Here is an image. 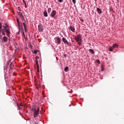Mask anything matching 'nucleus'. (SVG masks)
Wrapping results in <instances>:
<instances>
[{"mask_svg":"<svg viewBox=\"0 0 124 124\" xmlns=\"http://www.w3.org/2000/svg\"><path fill=\"white\" fill-rule=\"evenodd\" d=\"M3 31H5L7 36L10 35V28H9V27H5V26H3Z\"/></svg>","mask_w":124,"mask_h":124,"instance_id":"1","label":"nucleus"},{"mask_svg":"<svg viewBox=\"0 0 124 124\" xmlns=\"http://www.w3.org/2000/svg\"><path fill=\"white\" fill-rule=\"evenodd\" d=\"M75 39L77 42V41H82V36H81V35L78 34L75 36Z\"/></svg>","mask_w":124,"mask_h":124,"instance_id":"2","label":"nucleus"},{"mask_svg":"<svg viewBox=\"0 0 124 124\" xmlns=\"http://www.w3.org/2000/svg\"><path fill=\"white\" fill-rule=\"evenodd\" d=\"M39 114V108H38L37 110L35 111H34V113H33L34 118H36V117H37V116H38Z\"/></svg>","mask_w":124,"mask_h":124,"instance_id":"3","label":"nucleus"},{"mask_svg":"<svg viewBox=\"0 0 124 124\" xmlns=\"http://www.w3.org/2000/svg\"><path fill=\"white\" fill-rule=\"evenodd\" d=\"M56 14H57V11H56L55 10H53L50 14V16H51L52 18H54V17L56 16Z\"/></svg>","mask_w":124,"mask_h":124,"instance_id":"4","label":"nucleus"},{"mask_svg":"<svg viewBox=\"0 0 124 124\" xmlns=\"http://www.w3.org/2000/svg\"><path fill=\"white\" fill-rule=\"evenodd\" d=\"M38 27L39 31H43L44 30V28H43V26L42 25V24H39Z\"/></svg>","mask_w":124,"mask_h":124,"instance_id":"5","label":"nucleus"},{"mask_svg":"<svg viewBox=\"0 0 124 124\" xmlns=\"http://www.w3.org/2000/svg\"><path fill=\"white\" fill-rule=\"evenodd\" d=\"M1 40L3 41V42H7V40H8V38L7 37L4 36L2 38Z\"/></svg>","mask_w":124,"mask_h":124,"instance_id":"6","label":"nucleus"},{"mask_svg":"<svg viewBox=\"0 0 124 124\" xmlns=\"http://www.w3.org/2000/svg\"><path fill=\"white\" fill-rule=\"evenodd\" d=\"M62 40L65 44H67V45H68V41H67V40H66V38H65V37H62Z\"/></svg>","mask_w":124,"mask_h":124,"instance_id":"7","label":"nucleus"},{"mask_svg":"<svg viewBox=\"0 0 124 124\" xmlns=\"http://www.w3.org/2000/svg\"><path fill=\"white\" fill-rule=\"evenodd\" d=\"M23 25L25 29V32H27V27H28L27 25V22H23Z\"/></svg>","mask_w":124,"mask_h":124,"instance_id":"8","label":"nucleus"},{"mask_svg":"<svg viewBox=\"0 0 124 124\" xmlns=\"http://www.w3.org/2000/svg\"><path fill=\"white\" fill-rule=\"evenodd\" d=\"M69 30H70L73 32H75V28L74 27L70 26L68 27Z\"/></svg>","mask_w":124,"mask_h":124,"instance_id":"9","label":"nucleus"},{"mask_svg":"<svg viewBox=\"0 0 124 124\" xmlns=\"http://www.w3.org/2000/svg\"><path fill=\"white\" fill-rule=\"evenodd\" d=\"M18 15L20 16V17L21 18V20H25V18H24V16H23V14H22L21 12H18Z\"/></svg>","mask_w":124,"mask_h":124,"instance_id":"10","label":"nucleus"},{"mask_svg":"<svg viewBox=\"0 0 124 124\" xmlns=\"http://www.w3.org/2000/svg\"><path fill=\"white\" fill-rule=\"evenodd\" d=\"M56 40H57V43L58 44H61V42L62 41V39H61V38L59 37H56Z\"/></svg>","mask_w":124,"mask_h":124,"instance_id":"11","label":"nucleus"},{"mask_svg":"<svg viewBox=\"0 0 124 124\" xmlns=\"http://www.w3.org/2000/svg\"><path fill=\"white\" fill-rule=\"evenodd\" d=\"M96 11L98 12V14H101V13H102V11L99 8H97Z\"/></svg>","mask_w":124,"mask_h":124,"instance_id":"12","label":"nucleus"},{"mask_svg":"<svg viewBox=\"0 0 124 124\" xmlns=\"http://www.w3.org/2000/svg\"><path fill=\"white\" fill-rule=\"evenodd\" d=\"M44 17H48V13H47V11H44Z\"/></svg>","mask_w":124,"mask_h":124,"instance_id":"13","label":"nucleus"},{"mask_svg":"<svg viewBox=\"0 0 124 124\" xmlns=\"http://www.w3.org/2000/svg\"><path fill=\"white\" fill-rule=\"evenodd\" d=\"M17 21V25L18 26V27L20 28V27H21V28H23V26H22V25H20V22H19V19H16Z\"/></svg>","mask_w":124,"mask_h":124,"instance_id":"14","label":"nucleus"},{"mask_svg":"<svg viewBox=\"0 0 124 124\" xmlns=\"http://www.w3.org/2000/svg\"><path fill=\"white\" fill-rule=\"evenodd\" d=\"M89 51L90 52V53H91V54H94V51L93 49H89Z\"/></svg>","mask_w":124,"mask_h":124,"instance_id":"15","label":"nucleus"},{"mask_svg":"<svg viewBox=\"0 0 124 124\" xmlns=\"http://www.w3.org/2000/svg\"><path fill=\"white\" fill-rule=\"evenodd\" d=\"M119 46L117 44H114L113 45V48H118Z\"/></svg>","mask_w":124,"mask_h":124,"instance_id":"16","label":"nucleus"},{"mask_svg":"<svg viewBox=\"0 0 124 124\" xmlns=\"http://www.w3.org/2000/svg\"><path fill=\"white\" fill-rule=\"evenodd\" d=\"M64 70L65 72H67V71H68V67H65L64 69Z\"/></svg>","mask_w":124,"mask_h":124,"instance_id":"17","label":"nucleus"},{"mask_svg":"<svg viewBox=\"0 0 124 124\" xmlns=\"http://www.w3.org/2000/svg\"><path fill=\"white\" fill-rule=\"evenodd\" d=\"M51 10H52V9H51V8H48L47 12H48V14H50V13L51 12Z\"/></svg>","mask_w":124,"mask_h":124,"instance_id":"18","label":"nucleus"},{"mask_svg":"<svg viewBox=\"0 0 124 124\" xmlns=\"http://www.w3.org/2000/svg\"><path fill=\"white\" fill-rule=\"evenodd\" d=\"M36 108H31V111H32V112H35V111H36Z\"/></svg>","mask_w":124,"mask_h":124,"instance_id":"19","label":"nucleus"},{"mask_svg":"<svg viewBox=\"0 0 124 124\" xmlns=\"http://www.w3.org/2000/svg\"><path fill=\"white\" fill-rule=\"evenodd\" d=\"M5 31L3 30V29H2V33L3 34V35H5Z\"/></svg>","mask_w":124,"mask_h":124,"instance_id":"20","label":"nucleus"},{"mask_svg":"<svg viewBox=\"0 0 124 124\" xmlns=\"http://www.w3.org/2000/svg\"><path fill=\"white\" fill-rule=\"evenodd\" d=\"M109 51L110 52H113V47L112 46H110V48H109Z\"/></svg>","mask_w":124,"mask_h":124,"instance_id":"21","label":"nucleus"},{"mask_svg":"<svg viewBox=\"0 0 124 124\" xmlns=\"http://www.w3.org/2000/svg\"><path fill=\"white\" fill-rule=\"evenodd\" d=\"M35 63H36L37 66L38 67V61L35 60Z\"/></svg>","mask_w":124,"mask_h":124,"instance_id":"22","label":"nucleus"},{"mask_svg":"<svg viewBox=\"0 0 124 124\" xmlns=\"http://www.w3.org/2000/svg\"><path fill=\"white\" fill-rule=\"evenodd\" d=\"M5 28L9 27V26H8V24H7V23H5Z\"/></svg>","mask_w":124,"mask_h":124,"instance_id":"23","label":"nucleus"},{"mask_svg":"<svg viewBox=\"0 0 124 124\" xmlns=\"http://www.w3.org/2000/svg\"><path fill=\"white\" fill-rule=\"evenodd\" d=\"M72 2L74 4H75V3H76V0H72Z\"/></svg>","mask_w":124,"mask_h":124,"instance_id":"24","label":"nucleus"},{"mask_svg":"<svg viewBox=\"0 0 124 124\" xmlns=\"http://www.w3.org/2000/svg\"><path fill=\"white\" fill-rule=\"evenodd\" d=\"M77 42H78V44H79V45H81L82 44V43H81V41H77Z\"/></svg>","mask_w":124,"mask_h":124,"instance_id":"25","label":"nucleus"},{"mask_svg":"<svg viewBox=\"0 0 124 124\" xmlns=\"http://www.w3.org/2000/svg\"><path fill=\"white\" fill-rule=\"evenodd\" d=\"M2 31L1 30V23H0V31Z\"/></svg>","mask_w":124,"mask_h":124,"instance_id":"26","label":"nucleus"},{"mask_svg":"<svg viewBox=\"0 0 124 124\" xmlns=\"http://www.w3.org/2000/svg\"><path fill=\"white\" fill-rule=\"evenodd\" d=\"M38 59H39V57H38V56H36V57H35V60H38Z\"/></svg>","mask_w":124,"mask_h":124,"instance_id":"27","label":"nucleus"},{"mask_svg":"<svg viewBox=\"0 0 124 124\" xmlns=\"http://www.w3.org/2000/svg\"><path fill=\"white\" fill-rule=\"evenodd\" d=\"M33 53H34V54H37V50H34V51H33Z\"/></svg>","mask_w":124,"mask_h":124,"instance_id":"28","label":"nucleus"},{"mask_svg":"<svg viewBox=\"0 0 124 124\" xmlns=\"http://www.w3.org/2000/svg\"><path fill=\"white\" fill-rule=\"evenodd\" d=\"M13 67V63H11V64H10V67Z\"/></svg>","mask_w":124,"mask_h":124,"instance_id":"29","label":"nucleus"},{"mask_svg":"<svg viewBox=\"0 0 124 124\" xmlns=\"http://www.w3.org/2000/svg\"><path fill=\"white\" fill-rule=\"evenodd\" d=\"M13 75V76H16V73H14Z\"/></svg>","mask_w":124,"mask_h":124,"instance_id":"30","label":"nucleus"},{"mask_svg":"<svg viewBox=\"0 0 124 124\" xmlns=\"http://www.w3.org/2000/svg\"><path fill=\"white\" fill-rule=\"evenodd\" d=\"M2 35H0V39H1L2 38Z\"/></svg>","mask_w":124,"mask_h":124,"instance_id":"31","label":"nucleus"},{"mask_svg":"<svg viewBox=\"0 0 124 124\" xmlns=\"http://www.w3.org/2000/svg\"><path fill=\"white\" fill-rule=\"evenodd\" d=\"M63 57H64V58H66V54H64Z\"/></svg>","mask_w":124,"mask_h":124,"instance_id":"32","label":"nucleus"},{"mask_svg":"<svg viewBox=\"0 0 124 124\" xmlns=\"http://www.w3.org/2000/svg\"><path fill=\"white\" fill-rule=\"evenodd\" d=\"M58 1H59V2H62V0H58Z\"/></svg>","mask_w":124,"mask_h":124,"instance_id":"33","label":"nucleus"},{"mask_svg":"<svg viewBox=\"0 0 124 124\" xmlns=\"http://www.w3.org/2000/svg\"><path fill=\"white\" fill-rule=\"evenodd\" d=\"M23 3H25V2H26V1H25V0H23Z\"/></svg>","mask_w":124,"mask_h":124,"instance_id":"34","label":"nucleus"},{"mask_svg":"<svg viewBox=\"0 0 124 124\" xmlns=\"http://www.w3.org/2000/svg\"><path fill=\"white\" fill-rule=\"evenodd\" d=\"M34 124H38V123H37V122H35L34 123Z\"/></svg>","mask_w":124,"mask_h":124,"instance_id":"35","label":"nucleus"},{"mask_svg":"<svg viewBox=\"0 0 124 124\" xmlns=\"http://www.w3.org/2000/svg\"><path fill=\"white\" fill-rule=\"evenodd\" d=\"M25 8H27V5H25Z\"/></svg>","mask_w":124,"mask_h":124,"instance_id":"36","label":"nucleus"},{"mask_svg":"<svg viewBox=\"0 0 124 124\" xmlns=\"http://www.w3.org/2000/svg\"><path fill=\"white\" fill-rule=\"evenodd\" d=\"M81 22H84V20L81 19Z\"/></svg>","mask_w":124,"mask_h":124,"instance_id":"37","label":"nucleus"},{"mask_svg":"<svg viewBox=\"0 0 124 124\" xmlns=\"http://www.w3.org/2000/svg\"><path fill=\"white\" fill-rule=\"evenodd\" d=\"M24 4H25V5H27V3L25 2Z\"/></svg>","mask_w":124,"mask_h":124,"instance_id":"38","label":"nucleus"},{"mask_svg":"<svg viewBox=\"0 0 124 124\" xmlns=\"http://www.w3.org/2000/svg\"><path fill=\"white\" fill-rule=\"evenodd\" d=\"M101 68H102V71H103V68H102V67Z\"/></svg>","mask_w":124,"mask_h":124,"instance_id":"39","label":"nucleus"},{"mask_svg":"<svg viewBox=\"0 0 124 124\" xmlns=\"http://www.w3.org/2000/svg\"><path fill=\"white\" fill-rule=\"evenodd\" d=\"M17 107H19V104H17Z\"/></svg>","mask_w":124,"mask_h":124,"instance_id":"40","label":"nucleus"},{"mask_svg":"<svg viewBox=\"0 0 124 124\" xmlns=\"http://www.w3.org/2000/svg\"><path fill=\"white\" fill-rule=\"evenodd\" d=\"M98 61V62H100L99 61V60H97Z\"/></svg>","mask_w":124,"mask_h":124,"instance_id":"41","label":"nucleus"},{"mask_svg":"<svg viewBox=\"0 0 124 124\" xmlns=\"http://www.w3.org/2000/svg\"><path fill=\"white\" fill-rule=\"evenodd\" d=\"M10 69H12V67H10Z\"/></svg>","mask_w":124,"mask_h":124,"instance_id":"42","label":"nucleus"},{"mask_svg":"<svg viewBox=\"0 0 124 124\" xmlns=\"http://www.w3.org/2000/svg\"><path fill=\"white\" fill-rule=\"evenodd\" d=\"M23 35L24 36H25V33L23 32Z\"/></svg>","mask_w":124,"mask_h":124,"instance_id":"43","label":"nucleus"},{"mask_svg":"<svg viewBox=\"0 0 124 124\" xmlns=\"http://www.w3.org/2000/svg\"><path fill=\"white\" fill-rule=\"evenodd\" d=\"M42 110L43 109V108H41Z\"/></svg>","mask_w":124,"mask_h":124,"instance_id":"44","label":"nucleus"},{"mask_svg":"<svg viewBox=\"0 0 124 124\" xmlns=\"http://www.w3.org/2000/svg\"><path fill=\"white\" fill-rule=\"evenodd\" d=\"M117 2H119V0H117Z\"/></svg>","mask_w":124,"mask_h":124,"instance_id":"45","label":"nucleus"},{"mask_svg":"<svg viewBox=\"0 0 124 124\" xmlns=\"http://www.w3.org/2000/svg\"><path fill=\"white\" fill-rule=\"evenodd\" d=\"M94 0L96 1V0Z\"/></svg>","mask_w":124,"mask_h":124,"instance_id":"46","label":"nucleus"}]
</instances>
